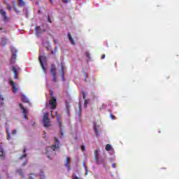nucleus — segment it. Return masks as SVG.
<instances>
[{
    "mask_svg": "<svg viewBox=\"0 0 179 179\" xmlns=\"http://www.w3.org/2000/svg\"><path fill=\"white\" fill-rule=\"evenodd\" d=\"M99 150H96L94 153V160L96 164H100V161H99Z\"/></svg>",
    "mask_w": 179,
    "mask_h": 179,
    "instance_id": "0eeeda50",
    "label": "nucleus"
},
{
    "mask_svg": "<svg viewBox=\"0 0 179 179\" xmlns=\"http://www.w3.org/2000/svg\"><path fill=\"white\" fill-rule=\"evenodd\" d=\"M105 104L104 103H102L101 106L99 107V110H104V107H105Z\"/></svg>",
    "mask_w": 179,
    "mask_h": 179,
    "instance_id": "473e14b6",
    "label": "nucleus"
},
{
    "mask_svg": "<svg viewBox=\"0 0 179 179\" xmlns=\"http://www.w3.org/2000/svg\"><path fill=\"white\" fill-rule=\"evenodd\" d=\"M112 167H113V169H115V164H113Z\"/></svg>",
    "mask_w": 179,
    "mask_h": 179,
    "instance_id": "de8ad7c7",
    "label": "nucleus"
},
{
    "mask_svg": "<svg viewBox=\"0 0 179 179\" xmlns=\"http://www.w3.org/2000/svg\"><path fill=\"white\" fill-rule=\"evenodd\" d=\"M12 134H13V135H16V134H17V130H16V129L13 130Z\"/></svg>",
    "mask_w": 179,
    "mask_h": 179,
    "instance_id": "f704fd0d",
    "label": "nucleus"
},
{
    "mask_svg": "<svg viewBox=\"0 0 179 179\" xmlns=\"http://www.w3.org/2000/svg\"><path fill=\"white\" fill-rule=\"evenodd\" d=\"M10 51H11V59L10 61V64H15L16 62V54H17V50L13 46L10 47Z\"/></svg>",
    "mask_w": 179,
    "mask_h": 179,
    "instance_id": "f257e3e1",
    "label": "nucleus"
},
{
    "mask_svg": "<svg viewBox=\"0 0 179 179\" xmlns=\"http://www.w3.org/2000/svg\"><path fill=\"white\" fill-rule=\"evenodd\" d=\"M83 99L85 100L84 105L87 106V100H86V92H83Z\"/></svg>",
    "mask_w": 179,
    "mask_h": 179,
    "instance_id": "dca6fc26",
    "label": "nucleus"
},
{
    "mask_svg": "<svg viewBox=\"0 0 179 179\" xmlns=\"http://www.w3.org/2000/svg\"><path fill=\"white\" fill-rule=\"evenodd\" d=\"M1 106H3V102H1Z\"/></svg>",
    "mask_w": 179,
    "mask_h": 179,
    "instance_id": "6e6d98bb",
    "label": "nucleus"
},
{
    "mask_svg": "<svg viewBox=\"0 0 179 179\" xmlns=\"http://www.w3.org/2000/svg\"><path fill=\"white\" fill-rule=\"evenodd\" d=\"M21 100L23 103H29V99L25 95H22Z\"/></svg>",
    "mask_w": 179,
    "mask_h": 179,
    "instance_id": "2eb2a0df",
    "label": "nucleus"
},
{
    "mask_svg": "<svg viewBox=\"0 0 179 179\" xmlns=\"http://www.w3.org/2000/svg\"><path fill=\"white\" fill-rule=\"evenodd\" d=\"M36 3H37V4H38V2H36Z\"/></svg>",
    "mask_w": 179,
    "mask_h": 179,
    "instance_id": "e2e57ef3",
    "label": "nucleus"
},
{
    "mask_svg": "<svg viewBox=\"0 0 179 179\" xmlns=\"http://www.w3.org/2000/svg\"><path fill=\"white\" fill-rule=\"evenodd\" d=\"M74 179H80V178H79V177L76 176V177H74Z\"/></svg>",
    "mask_w": 179,
    "mask_h": 179,
    "instance_id": "8fccbe9b",
    "label": "nucleus"
},
{
    "mask_svg": "<svg viewBox=\"0 0 179 179\" xmlns=\"http://www.w3.org/2000/svg\"><path fill=\"white\" fill-rule=\"evenodd\" d=\"M48 149H51V147H48L46 150V155L48 156L50 152H48Z\"/></svg>",
    "mask_w": 179,
    "mask_h": 179,
    "instance_id": "e433bc0d",
    "label": "nucleus"
},
{
    "mask_svg": "<svg viewBox=\"0 0 179 179\" xmlns=\"http://www.w3.org/2000/svg\"><path fill=\"white\" fill-rule=\"evenodd\" d=\"M57 48H55V51H57Z\"/></svg>",
    "mask_w": 179,
    "mask_h": 179,
    "instance_id": "4d7b16f0",
    "label": "nucleus"
},
{
    "mask_svg": "<svg viewBox=\"0 0 179 179\" xmlns=\"http://www.w3.org/2000/svg\"><path fill=\"white\" fill-rule=\"evenodd\" d=\"M48 157H49V159H51V158L50 157V155H48Z\"/></svg>",
    "mask_w": 179,
    "mask_h": 179,
    "instance_id": "052dcab7",
    "label": "nucleus"
},
{
    "mask_svg": "<svg viewBox=\"0 0 179 179\" xmlns=\"http://www.w3.org/2000/svg\"><path fill=\"white\" fill-rule=\"evenodd\" d=\"M49 104L50 106V110H55V108H57V99L52 96L51 99L49 101Z\"/></svg>",
    "mask_w": 179,
    "mask_h": 179,
    "instance_id": "7ed1b4c3",
    "label": "nucleus"
},
{
    "mask_svg": "<svg viewBox=\"0 0 179 179\" xmlns=\"http://www.w3.org/2000/svg\"><path fill=\"white\" fill-rule=\"evenodd\" d=\"M13 72L14 74V79H17V69L15 66H13Z\"/></svg>",
    "mask_w": 179,
    "mask_h": 179,
    "instance_id": "9b49d317",
    "label": "nucleus"
},
{
    "mask_svg": "<svg viewBox=\"0 0 179 179\" xmlns=\"http://www.w3.org/2000/svg\"><path fill=\"white\" fill-rule=\"evenodd\" d=\"M19 1H20V3H19V4H18V6H19L20 8H22V7L24 6V5H26V3H24V1H23V0H19Z\"/></svg>",
    "mask_w": 179,
    "mask_h": 179,
    "instance_id": "6ab92c4d",
    "label": "nucleus"
},
{
    "mask_svg": "<svg viewBox=\"0 0 179 179\" xmlns=\"http://www.w3.org/2000/svg\"><path fill=\"white\" fill-rule=\"evenodd\" d=\"M17 173H18L20 176H22V178H24V174L23 173V171L22 169H17Z\"/></svg>",
    "mask_w": 179,
    "mask_h": 179,
    "instance_id": "aec40b11",
    "label": "nucleus"
},
{
    "mask_svg": "<svg viewBox=\"0 0 179 179\" xmlns=\"http://www.w3.org/2000/svg\"><path fill=\"white\" fill-rule=\"evenodd\" d=\"M83 166L85 167V171H86L85 176H87V173H88L87 166H86V165L85 164V163H83Z\"/></svg>",
    "mask_w": 179,
    "mask_h": 179,
    "instance_id": "c85d7f7f",
    "label": "nucleus"
},
{
    "mask_svg": "<svg viewBox=\"0 0 179 179\" xmlns=\"http://www.w3.org/2000/svg\"><path fill=\"white\" fill-rule=\"evenodd\" d=\"M66 108L67 113H69L71 106L69 105V103H68V101L66 102Z\"/></svg>",
    "mask_w": 179,
    "mask_h": 179,
    "instance_id": "b1692460",
    "label": "nucleus"
},
{
    "mask_svg": "<svg viewBox=\"0 0 179 179\" xmlns=\"http://www.w3.org/2000/svg\"><path fill=\"white\" fill-rule=\"evenodd\" d=\"M111 149H113V147L111 146V145L107 144V145H106V150L107 152H110V150H111Z\"/></svg>",
    "mask_w": 179,
    "mask_h": 179,
    "instance_id": "4be33fe9",
    "label": "nucleus"
},
{
    "mask_svg": "<svg viewBox=\"0 0 179 179\" xmlns=\"http://www.w3.org/2000/svg\"><path fill=\"white\" fill-rule=\"evenodd\" d=\"M106 58V55H102L101 59H104Z\"/></svg>",
    "mask_w": 179,
    "mask_h": 179,
    "instance_id": "49530a36",
    "label": "nucleus"
},
{
    "mask_svg": "<svg viewBox=\"0 0 179 179\" xmlns=\"http://www.w3.org/2000/svg\"><path fill=\"white\" fill-rule=\"evenodd\" d=\"M27 150V148L26 147L24 148L23 153H26V151Z\"/></svg>",
    "mask_w": 179,
    "mask_h": 179,
    "instance_id": "79ce46f5",
    "label": "nucleus"
},
{
    "mask_svg": "<svg viewBox=\"0 0 179 179\" xmlns=\"http://www.w3.org/2000/svg\"><path fill=\"white\" fill-rule=\"evenodd\" d=\"M2 30V27H0V31Z\"/></svg>",
    "mask_w": 179,
    "mask_h": 179,
    "instance_id": "bf43d9fd",
    "label": "nucleus"
},
{
    "mask_svg": "<svg viewBox=\"0 0 179 179\" xmlns=\"http://www.w3.org/2000/svg\"><path fill=\"white\" fill-rule=\"evenodd\" d=\"M13 9H14V10H17V9H16V1H13Z\"/></svg>",
    "mask_w": 179,
    "mask_h": 179,
    "instance_id": "bb28decb",
    "label": "nucleus"
},
{
    "mask_svg": "<svg viewBox=\"0 0 179 179\" xmlns=\"http://www.w3.org/2000/svg\"><path fill=\"white\" fill-rule=\"evenodd\" d=\"M38 59H39V62H40V64H41V66L43 71L44 72H45L46 69H45V66H44V62H45V61H47V57H45V56H39Z\"/></svg>",
    "mask_w": 179,
    "mask_h": 179,
    "instance_id": "f03ea898",
    "label": "nucleus"
},
{
    "mask_svg": "<svg viewBox=\"0 0 179 179\" xmlns=\"http://www.w3.org/2000/svg\"><path fill=\"white\" fill-rule=\"evenodd\" d=\"M46 50H47V51H50V47L47 46Z\"/></svg>",
    "mask_w": 179,
    "mask_h": 179,
    "instance_id": "09e8293b",
    "label": "nucleus"
},
{
    "mask_svg": "<svg viewBox=\"0 0 179 179\" xmlns=\"http://www.w3.org/2000/svg\"><path fill=\"white\" fill-rule=\"evenodd\" d=\"M51 54H55V52H54V50H52Z\"/></svg>",
    "mask_w": 179,
    "mask_h": 179,
    "instance_id": "3c124183",
    "label": "nucleus"
},
{
    "mask_svg": "<svg viewBox=\"0 0 179 179\" xmlns=\"http://www.w3.org/2000/svg\"><path fill=\"white\" fill-rule=\"evenodd\" d=\"M52 82L55 83H57L58 82V80H57V74H52Z\"/></svg>",
    "mask_w": 179,
    "mask_h": 179,
    "instance_id": "5701e85b",
    "label": "nucleus"
},
{
    "mask_svg": "<svg viewBox=\"0 0 179 179\" xmlns=\"http://www.w3.org/2000/svg\"><path fill=\"white\" fill-rule=\"evenodd\" d=\"M0 100H1V101H3V100H5V99L3 98V96H2V94H0Z\"/></svg>",
    "mask_w": 179,
    "mask_h": 179,
    "instance_id": "c9c22d12",
    "label": "nucleus"
},
{
    "mask_svg": "<svg viewBox=\"0 0 179 179\" xmlns=\"http://www.w3.org/2000/svg\"><path fill=\"white\" fill-rule=\"evenodd\" d=\"M86 149V148L85 147V145H82L81 146V150H83V152Z\"/></svg>",
    "mask_w": 179,
    "mask_h": 179,
    "instance_id": "58836bf2",
    "label": "nucleus"
},
{
    "mask_svg": "<svg viewBox=\"0 0 179 179\" xmlns=\"http://www.w3.org/2000/svg\"><path fill=\"white\" fill-rule=\"evenodd\" d=\"M0 158L3 160L5 159V155H3V149H1L0 150Z\"/></svg>",
    "mask_w": 179,
    "mask_h": 179,
    "instance_id": "412c9836",
    "label": "nucleus"
},
{
    "mask_svg": "<svg viewBox=\"0 0 179 179\" xmlns=\"http://www.w3.org/2000/svg\"><path fill=\"white\" fill-rule=\"evenodd\" d=\"M7 139H10V133L7 134Z\"/></svg>",
    "mask_w": 179,
    "mask_h": 179,
    "instance_id": "4c0bfd02",
    "label": "nucleus"
},
{
    "mask_svg": "<svg viewBox=\"0 0 179 179\" xmlns=\"http://www.w3.org/2000/svg\"><path fill=\"white\" fill-rule=\"evenodd\" d=\"M29 179H34V178H33V177L31 176H29Z\"/></svg>",
    "mask_w": 179,
    "mask_h": 179,
    "instance_id": "603ef678",
    "label": "nucleus"
},
{
    "mask_svg": "<svg viewBox=\"0 0 179 179\" xmlns=\"http://www.w3.org/2000/svg\"><path fill=\"white\" fill-rule=\"evenodd\" d=\"M79 110H80V112L82 111V106H80V103H79Z\"/></svg>",
    "mask_w": 179,
    "mask_h": 179,
    "instance_id": "c03bdc74",
    "label": "nucleus"
},
{
    "mask_svg": "<svg viewBox=\"0 0 179 179\" xmlns=\"http://www.w3.org/2000/svg\"><path fill=\"white\" fill-rule=\"evenodd\" d=\"M70 160H71V158L67 157V158H66V162H70Z\"/></svg>",
    "mask_w": 179,
    "mask_h": 179,
    "instance_id": "37998d69",
    "label": "nucleus"
},
{
    "mask_svg": "<svg viewBox=\"0 0 179 179\" xmlns=\"http://www.w3.org/2000/svg\"><path fill=\"white\" fill-rule=\"evenodd\" d=\"M48 23H52V20H51V17H50V15H48Z\"/></svg>",
    "mask_w": 179,
    "mask_h": 179,
    "instance_id": "2f4dec72",
    "label": "nucleus"
},
{
    "mask_svg": "<svg viewBox=\"0 0 179 179\" xmlns=\"http://www.w3.org/2000/svg\"><path fill=\"white\" fill-rule=\"evenodd\" d=\"M35 30H36V34H37V36H38V34H41V31H43V30H41V28L40 27H35Z\"/></svg>",
    "mask_w": 179,
    "mask_h": 179,
    "instance_id": "4468645a",
    "label": "nucleus"
},
{
    "mask_svg": "<svg viewBox=\"0 0 179 179\" xmlns=\"http://www.w3.org/2000/svg\"><path fill=\"white\" fill-rule=\"evenodd\" d=\"M43 124L46 128H48V127H50V118H48V114L47 113H45L43 115Z\"/></svg>",
    "mask_w": 179,
    "mask_h": 179,
    "instance_id": "20e7f679",
    "label": "nucleus"
},
{
    "mask_svg": "<svg viewBox=\"0 0 179 179\" xmlns=\"http://www.w3.org/2000/svg\"><path fill=\"white\" fill-rule=\"evenodd\" d=\"M68 37H69V40L70 41V43L73 45H75V41H73V38H72V36H71V34H67Z\"/></svg>",
    "mask_w": 179,
    "mask_h": 179,
    "instance_id": "f8f14e48",
    "label": "nucleus"
},
{
    "mask_svg": "<svg viewBox=\"0 0 179 179\" xmlns=\"http://www.w3.org/2000/svg\"><path fill=\"white\" fill-rule=\"evenodd\" d=\"M57 122L59 124V128H62V121L61 120V117L57 116Z\"/></svg>",
    "mask_w": 179,
    "mask_h": 179,
    "instance_id": "f3484780",
    "label": "nucleus"
},
{
    "mask_svg": "<svg viewBox=\"0 0 179 179\" xmlns=\"http://www.w3.org/2000/svg\"><path fill=\"white\" fill-rule=\"evenodd\" d=\"M64 69H65V66H64V64H61V68H60V72L62 75V78H64Z\"/></svg>",
    "mask_w": 179,
    "mask_h": 179,
    "instance_id": "ddd939ff",
    "label": "nucleus"
},
{
    "mask_svg": "<svg viewBox=\"0 0 179 179\" xmlns=\"http://www.w3.org/2000/svg\"><path fill=\"white\" fill-rule=\"evenodd\" d=\"M85 55L88 59H90V53L89 52H85Z\"/></svg>",
    "mask_w": 179,
    "mask_h": 179,
    "instance_id": "cd10ccee",
    "label": "nucleus"
},
{
    "mask_svg": "<svg viewBox=\"0 0 179 179\" xmlns=\"http://www.w3.org/2000/svg\"><path fill=\"white\" fill-rule=\"evenodd\" d=\"M50 73L52 75H57V67L55 66V64L51 65Z\"/></svg>",
    "mask_w": 179,
    "mask_h": 179,
    "instance_id": "6e6552de",
    "label": "nucleus"
},
{
    "mask_svg": "<svg viewBox=\"0 0 179 179\" xmlns=\"http://www.w3.org/2000/svg\"><path fill=\"white\" fill-rule=\"evenodd\" d=\"M4 3L7 5V9L8 10H10L12 9V6H10V4H9L8 3H6V2H4Z\"/></svg>",
    "mask_w": 179,
    "mask_h": 179,
    "instance_id": "a878e982",
    "label": "nucleus"
},
{
    "mask_svg": "<svg viewBox=\"0 0 179 179\" xmlns=\"http://www.w3.org/2000/svg\"><path fill=\"white\" fill-rule=\"evenodd\" d=\"M65 166H66V167H68V168H69V170H71V166H69V162H66Z\"/></svg>",
    "mask_w": 179,
    "mask_h": 179,
    "instance_id": "7c9ffc66",
    "label": "nucleus"
},
{
    "mask_svg": "<svg viewBox=\"0 0 179 179\" xmlns=\"http://www.w3.org/2000/svg\"><path fill=\"white\" fill-rule=\"evenodd\" d=\"M19 106L22 111V114L24 115V118H25V120H27V110L24 108V106L22 103H20Z\"/></svg>",
    "mask_w": 179,
    "mask_h": 179,
    "instance_id": "423d86ee",
    "label": "nucleus"
},
{
    "mask_svg": "<svg viewBox=\"0 0 179 179\" xmlns=\"http://www.w3.org/2000/svg\"><path fill=\"white\" fill-rule=\"evenodd\" d=\"M64 3H68L69 0H62Z\"/></svg>",
    "mask_w": 179,
    "mask_h": 179,
    "instance_id": "a19ab883",
    "label": "nucleus"
},
{
    "mask_svg": "<svg viewBox=\"0 0 179 179\" xmlns=\"http://www.w3.org/2000/svg\"><path fill=\"white\" fill-rule=\"evenodd\" d=\"M26 156H27V155L24 154L20 157V159H23V157H26Z\"/></svg>",
    "mask_w": 179,
    "mask_h": 179,
    "instance_id": "ea45409f",
    "label": "nucleus"
},
{
    "mask_svg": "<svg viewBox=\"0 0 179 179\" xmlns=\"http://www.w3.org/2000/svg\"><path fill=\"white\" fill-rule=\"evenodd\" d=\"M94 129H95V134H96V136H99V130H97V128H99V126H97V124H96V122H94Z\"/></svg>",
    "mask_w": 179,
    "mask_h": 179,
    "instance_id": "a211bd4d",
    "label": "nucleus"
},
{
    "mask_svg": "<svg viewBox=\"0 0 179 179\" xmlns=\"http://www.w3.org/2000/svg\"><path fill=\"white\" fill-rule=\"evenodd\" d=\"M43 31H45V30H43Z\"/></svg>",
    "mask_w": 179,
    "mask_h": 179,
    "instance_id": "69168bd1",
    "label": "nucleus"
},
{
    "mask_svg": "<svg viewBox=\"0 0 179 179\" xmlns=\"http://www.w3.org/2000/svg\"><path fill=\"white\" fill-rule=\"evenodd\" d=\"M55 144L51 146V149H52L54 151H55V149L59 148V140H58L57 137H55Z\"/></svg>",
    "mask_w": 179,
    "mask_h": 179,
    "instance_id": "39448f33",
    "label": "nucleus"
},
{
    "mask_svg": "<svg viewBox=\"0 0 179 179\" xmlns=\"http://www.w3.org/2000/svg\"><path fill=\"white\" fill-rule=\"evenodd\" d=\"M10 85L13 86V92H14V93H16V92L19 90V89L16 87V84H15V82H13V80H10Z\"/></svg>",
    "mask_w": 179,
    "mask_h": 179,
    "instance_id": "1a4fd4ad",
    "label": "nucleus"
},
{
    "mask_svg": "<svg viewBox=\"0 0 179 179\" xmlns=\"http://www.w3.org/2000/svg\"><path fill=\"white\" fill-rule=\"evenodd\" d=\"M50 3H52V0H50Z\"/></svg>",
    "mask_w": 179,
    "mask_h": 179,
    "instance_id": "13d9d810",
    "label": "nucleus"
},
{
    "mask_svg": "<svg viewBox=\"0 0 179 179\" xmlns=\"http://www.w3.org/2000/svg\"><path fill=\"white\" fill-rule=\"evenodd\" d=\"M62 135H64V133H63V132H62Z\"/></svg>",
    "mask_w": 179,
    "mask_h": 179,
    "instance_id": "680f3d73",
    "label": "nucleus"
},
{
    "mask_svg": "<svg viewBox=\"0 0 179 179\" xmlns=\"http://www.w3.org/2000/svg\"><path fill=\"white\" fill-rule=\"evenodd\" d=\"M38 13H41V10H39L38 11Z\"/></svg>",
    "mask_w": 179,
    "mask_h": 179,
    "instance_id": "864d4df0",
    "label": "nucleus"
},
{
    "mask_svg": "<svg viewBox=\"0 0 179 179\" xmlns=\"http://www.w3.org/2000/svg\"><path fill=\"white\" fill-rule=\"evenodd\" d=\"M110 117L111 120H115V116L114 115L110 114Z\"/></svg>",
    "mask_w": 179,
    "mask_h": 179,
    "instance_id": "72a5a7b5",
    "label": "nucleus"
},
{
    "mask_svg": "<svg viewBox=\"0 0 179 179\" xmlns=\"http://www.w3.org/2000/svg\"><path fill=\"white\" fill-rule=\"evenodd\" d=\"M104 160H105V157L101 158V161H99L100 164H104Z\"/></svg>",
    "mask_w": 179,
    "mask_h": 179,
    "instance_id": "c756f323",
    "label": "nucleus"
},
{
    "mask_svg": "<svg viewBox=\"0 0 179 179\" xmlns=\"http://www.w3.org/2000/svg\"><path fill=\"white\" fill-rule=\"evenodd\" d=\"M8 41V39L5 38H3L2 40H1V43L3 45H6V43Z\"/></svg>",
    "mask_w": 179,
    "mask_h": 179,
    "instance_id": "393cba45",
    "label": "nucleus"
},
{
    "mask_svg": "<svg viewBox=\"0 0 179 179\" xmlns=\"http://www.w3.org/2000/svg\"><path fill=\"white\" fill-rule=\"evenodd\" d=\"M41 179H44V176H41Z\"/></svg>",
    "mask_w": 179,
    "mask_h": 179,
    "instance_id": "5fc2aeb1",
    "label": "nucleus"
},
{
    "mask_svg": "<svg viewBox=\"0 0 179 179\" xmlns=\"http://www.w3.org/2000/svg\"><path fill=\"white\" fill-rule=\"evenodd\" d=\"M0 178H2L1 176V175H0Z\"/></svg>",
    "mask_w": 179,
    "mask_h": 179,
    "instance_id": "0e129e2a",
    "label": "nucleus"
},
{
    "mask_svg": "<svg viewBox=\"0 0 179 179\" xmlns=\"http://www.w3.org/2000/svg\"><path fill=\"white\" fill-rule=\"evenodd\" d=\"M27 163V160H25L24 162V163L22 164V166H26V164Z\"/></svg>",
    "mask_w": 179,
    "mask_h": 179,
    "instance_id": "a18cd8bd",
    "label": "nucleus"
},
{
    "mask_svg": "<svg viewBox=\"0 0 179 179\" xmlns=\"http://www.w3.org/2000/svg\"><path fill=\"white\" fill-rule=\"evenodd\" d=\"M0 14L1 15L4 21L8 20V17H6V12L3 9L0 10Z\"/></svg>",
    "mask_w": 179,
    "mask_h": 179,
    "instance_id": "9d476101",
    "label": "nucleus"
}]
</instances>
